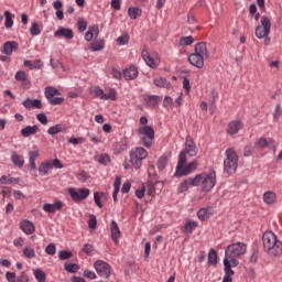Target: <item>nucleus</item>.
Returning a JSON list of instances; mask_svg holds the SVG:
<instances>
[{
    "label": "nucleus",
    "mask_w": 282,
    "mask_h": 282,
    "mask_svg": "<svg viewBox=\"0 0 282 282\" xmlns=\"http://www.w3.org/2000/svg\"><path fill=\"white\" fill-rule=\"evenodd\" d=\"M198 153V149L196 143L194 142L193 138L187 135L185 140V149L181 151L178 155V161L175 170V176H186L198 167L199 162L194 160L193 162L186 164L187 162V154L189 156H196Z\"/></svg>",
    "instance_id": "1"
},
{
    "label": "nucleus",
    "mask_w": 282,
    "mask_h": 282,
    "mask_svg": "<svg viewBox=\"0 0 282 282\" xmlns=\"http://www.w3.org/2000/svg\"><path fill=\"white\" fill-rule=\"evenodd\" d=\"M263 249L271 257H279L282 254V241L273 231H265L262 236Z\"/></svg>",
    "instance_id": "2"
},
{
    "label": "nucleus",
    "mask_w": 282,
    "mask_h": 282,
    "mask_svg": "<svg viewBox=\"0 0 282 282\" xmlns=\"http://www.w3.org/2000/svg\"><path fill=\"white\" fill-rule=\"evenodd\" d=\"M247 252V245L243 242H237L227 246L225 249V258L223 261H227L232 268L239 265L238 257L243 256Z\"/></svg>",
    "instance_id": "3"
},
{
    "label": "nucleus",
    "mask_w": 282,
    "mask_h": 282,
    "mask_svg": "<svg viewBox=\"0 0 282 282\" xmlns=\"http://www.w3.org/2000/svg\"><path fill=\"white\" fill-rule=\"evenodd\" d=\"M217 183V175L215 171L202 173L193 178V186H200L202 191L210 192Z\"/></svg>",
    "instance_id": "4"
},
{
    "label": "nucleus",
    "mask_w": 282,
    "mask_h": 282,
    "mask_svg": "<svg viewBox=\"0 0 282 282\" xmlns=\"http://www.w3.org/2000/svg\"><path fill=\"white\" fill-rule=\"evenodd\" d=\"M209 57L206 43L195 45V52L188 56V62L197 68H203L205 59Z\"/></svg>",
    "instance_id": "5"
},
{
    "label": "nucleus",
    "mask_w": 282,
    "mask_h": 282,
    "mask_svg": "<svg viewBox=\"0 0 282 282\" xmlns=\"http://www.w3.org/2000/svg\"><path fill=\"white\" fill-rule=\"evenodd\" d=\"M138 137L145 148L150 149L153 145V140L155 138V131L151 126H141L137 130Z\"/></svg>",
    "instance_id": "6"
},
{
    "label": "nucleus",
    "mask_w": 282,
    "mask_h": 282,
    "mask_svg": "<svg viewBox=\"0 0 282 282\" xmlns=\"http://www.w3.org/2000/svg\"><path fill=\"white\" fill-rule=\"evenodd\" d=\"M129 156L131 165L139 170L142 166L143 160L149 156V152L142 147H137L130 150Z\"/></svg>",
    "instance_id": "7"
},
{
    "label": "nucleus",
    "mask_w": 282,
    "mask_h": 282,
    "mask_svg": "<svg viewBox=\"0 0 282 282\" xmlns=\"http://www.w3.org/2000/svg\"><path fill=\"white\" fill-rule=\"evenodd\" d=\"M239 158L234 149L226 150V159L224 161V171L227 174L236 173L238 169Z\"/></svg>",
    "instance_id": "8"
},
{
    "label": "nucleus",
    "mask_w": 282,
    "mask_h": 282,
    "mask_svg": "<svg viewBox=\"0 0 282 282\" xmlns=\"http://www.w3.org/2000/svg\"><path fill=\"white\" fill-rule=\"evenodd\" d=\"M67 194L70 196L74 203H80L82 200L88 198V196L90 195V189L68 187Z\"/></svg>",
    "instance_id": "9"
},
{
    "label": "nucleus",
    "mask_w": 282,
    "mask_h": 282,
    "mask_svg": "<svg viewBox=\"0 0 282 282\" xmlns=\"http://www.w3.org/2000/svg\"><path fill=\"white\" fill-rule=\"evenodd\" d=\"M260 22L261 25L256 28L254 34L258 39H264L271 33V21L269 18L262 17Z\"/></svg>",
    "instance_id": "10"
},
{
    "label": "nucleus",
    "mask_w": 282,
    "mask_h": 282,
    "mask_svg": "<svg viewBox=\"0 0 282 282\" xmlns=\"http://www.w3.org/2000/svg\"><path fill=\"white\" fill-rule=\"evenodd\" d=\"M141 57L145 62L148 66L151 68H156L160 65V57L156 53H151L149 52V47L144 46L142 52H141Z\"/></svg>",
    "instance_id": "11"
},
{
    "label": "nucleus",
    "mask_w": 282,
    "mask_h": 282,
    "mask_svg": "<svg viewBox=\"0 0 282 282\" xmlns=\"http://www.w3.org/2000/svg\"><path fill=\"white\" fill-rule=\"evenodd\" d=\"M59 95H61L59 90L55 89L54 87H46L44 90L45 98L53 106L61 105L64 102V98L55 97Z\"/></svg>",
    "instance_id": "12"
},
{
    "label": "nucleus",
    "mask_w": 282,
    "mask_h": 282,
    "mask_svg": "<svg viewBox=\"0 0 282 282\" xmlns=\"http://www.w3.org/2000/svg\"><path fill=\"white\" fill-rule=\"evenodd\" d=\"M94 268H95L96 272L105 279H108L111 275L110 264L102 260L95 261Z\"/></svg>",
    "instance_id": "13"
},
{
    "label": "nucleus",
    "mask_w": 282,
    "mask_h": 282,
    "mask_svg": "<svg viewBox=\"0 0 282 282\" xmlns=\"http://www.w3.org/2000/svg\"><path fill=\"white\" fill-rule=\"evenodd\" d=\"M18 50L19 43H17L15 41H8L1 46L0 52L7 56H10L13 54V52Z\"/></svg>",
    "instance_id": "14"
},
{
    "label": "nucleus",
    "mask_w": 282,
    "mask_h": 282,
    "mask_svg": "<svg viewBox=\"0 0 282 282\" xmlns=\"http://www.w3.org/2000/svg\"><path fill=\"white\" fill-rule=\"evenodd\" d=\"M161 101V97L155 95H147L143 97V105L150 109H154L159 102Z\"/></svg>",
    "instance_id": "15"
},
{
    "label": "nucleus",
    "mask_w": 282,
    "mask_h": 282,
    "mask_svg": "<svg viewBox=\"0 0 282 282\" xmlns=\"http://www.w3.org/2000/svg\"><path fill=\"white\" fill-rule=\"evenodd\" d=\"M147 194L153 196L154 194L159 193L163 188V183L161 182H149L144 185Z\"/></svg>",
    "instance_id": "16"
},
{
    "label": "nucleus",
    "mask_w": 282,
    "mask_h": 282,
    "mask_svg": "<svg viewBox=\"0 0 282 282\" xmlns=\"http://www.w3.org/2000/svg\"><path fill=\"white\" fill-rule=\"evenodd\" d=\"M63 208V202L55 200L54 204H44L42 209L47 214H55Z\"/></svg>",
    "instance_id": "17"
},
{
    "label": "nucleus",
    "mask_w": 282,
    "mask_h": 282,
    "mask_svg": "<svg viewBox=\"0 0 282 282\" xmlns=\"http://www.w3.org/2000/svg\"><path fill=\"white\" fill-rule=\"evenodd\" d=\"M99 26L98 25H93V26H89L87 32L85 33V41L86 42H91L94 39H97L99 36Z\"/></svg>",
    "instance_id": "18"
},
{
    "label": "nucleus",
    "mask_w": 282,
    "mask_h": 282,
    "mask_svg": "<svg viewBox=\"0 0 282 282\" xmlns=\"http://www.w3.org/2000/svg\"><path fill=\"white\" fill-rule=\"evenodd\" d=\"M225 267V275L223 282H232V275H235V271L232 270L234 265L229 264V262L223 261Z\"/></svg>",
    "instance_id": "19"
},
{
    "label": "nucleus",
    "mask_w": 282,
    "mask_h": 282,
    "mask_svg": "<svg viewBox=\"0 0 282 282\" xmlns=\"http://www.w3.org/2000/svg\"><path fill=\"white\" fill-rule=\"evenodd\" d=\"M110 231H111V239L115 241L116 245H118L119 238L121 236V231L118 224L115 220L110 223Z\"/></svg>",
    "instance_id": "20"
},
{
    "label": "nucleus",
    "mask_w": 282,
    "mask_h": 282,
    "mask_svg": "<svg viewBox=\"0 0 282 282\" xmlns=\"http://www.w3.org/2000/svg\"><path fill=\"white\" fill-rule=\"evenodd\" d=\"M54 36L72 40L74 37V32L72 29L59 28L56 32H54Z\"/></svg>",
    "instance_id": "21"
},
{
    "label": "nucleus",
    "mask_w": 282,
    "mask_h": 282,
    "mask_svg": "<svg viewBox=\"0 0 282 282\" xmlns=\"http://www.w3.org/2000/svg\"><path fill=\"white\" fill-rule=\"evenodd\" d=\"M242 128L243 123L241 121H231L228 123L227 133L230 135L237 134Z\"/></svg>",
    "instance_id": "22"
},
{
    "label": "nucleus",
    "mask_w": 282,
    "mask_h": 282,
    "mask_svg": "<svg viewBox=\"0 0 282 282\" xmlns=\"http://www.w3.org/2000/svg\"><path fill=\"white\" fill-rule=\"evenodd\" d=\"M20 229L25 234V235H32L35 231V226L32 221L30 220H22L20 221Z\"/></svg>",
    "instance_id": "23"
},
{
    "label": "nucleus",
    "mask_w": 282,
    "mask_h": 282,
    "mask_svg": "<svg viewBox=\"0 0 282 282\" xmlns=\"http://www.w3.org/2000/svg\"><path fill=\"white\" fill-rule=\"evenodd\" d=\"M139 70L134 66H130L123 70V77L126 80H133L138 77Z\"/></svg>",
    "instance_id": "24"
},
{
    "label": "nucleus",
    "mask_w": 282,
    "mask_h": 282,
    "mask_svg": "<svg viewBox=\"0 0 282 282\" xmlns=\"http://www.w3.org/2000/svg\"><path fill=\"white\" fill-rule=\"evenodd\" d=\"M22 106L29 110L31 109H42V101L37 99H26L22 102Z\"/></svg>",
    "instance_id": "25"
},
{
    "label": "nucleus",
    "mask_w": 282,
    "mask_h": 282,
    "mask_svg": "<svg viewBox=\"0 0 282 282\" xmlns=\"http://www.w3.org/2000/svg\"><path fill=\"white\" fill-rule=\"evenodd\" d=\"M262 199L267 205H273L278 202V195L274 192L268 191L263 194Z\"/></svg>",
    "instance_id": "26"
},
{
    "label": "nucleus",
    "mask_w": 282,
    "mask_h": 282,
    "mask_svg": "<svg viewBox=\"0 0 282 282\" xmlns=\"http://www.w3.org/2000/svg\"><path fill=\"white\" fill-rule=\"evenodd\" d=\"M214 212L212 207L202 208L197 212V217L202 221L208 220L213 216Z\"/></svg>",
    "instance_id": "27"
},
{
    "label": "nucleus",
    "mask_w": 282,
    "mask_h": 282,
    "mask_svg": "<svg viewBox=\"0 0 282 282\" xmlns=\"http://www.w3.org/2000/svg\"><path fill=\"white\" fill-rule=\"evenodd\" d=\"M37 170L40 175L42 176L48 175V172L53 170L52 161L42 162Z\"/></svg>",
    "instance_id": "28"
},
{
    "label": "nucleus",
    "mask_w": 282,
    "mask_h": 282,
    "mask_svg": "<svg viewBox=\"0 0 282 282\" xmlns=\"http://www.w3.org/2000/svg\"><path fill=\"white\" fill-rule=\"evenodd\" d=\"M41 131V129L37 127V126H28V127H25L24 129H21V135L23 137V138H28V137H30L31 134H35V133H37V132H40Z\"/></svg>",
    "instance_id": "29"
},
{
    "label": "nucleus",
    "mask_w": 282,
    "mask_h": 282,
    "mask_svg": "<svg viewBox=\"0 0 282 282\" xmlns=\"http://www.w3.org/2000/svg\"><path fill=\"white\" fill-rule=\"evenodd\" d=\"M3 17H4V28L11 29L14 24V21H13L14 14H12L10 11H4Z\"/></svg>",
    "instance_id": "30"
},
{
    "label": "nucleus",
    "mask_w": 282,
    "mask_h": 282,
    "mask_svg": "<svg viewBox=\"0 0 282 282\" xmlns=\"http://www.w3.org/2000/svg\"><path fill=\"white\" fill-rule=\"evenodd\" d=\"M189 186H194V178H187L180 183L177 191L178 193H184L188 191Z\"/></svg>",
    "instance_id": "31"
},
{
    "label": "nucleus",
    "mask_w": 282,
    "mask_h": 282,
    "mask_svg": "<svg viewBox=\"0 0 282 282\" xmlns=\"http://www.w3.org/2000/svg\"><path fill=\"white\" fill-rule=\"evenodd\" d=\"M53 8L56 10L55 15L58 20L64 19L63 3L61 1H54Z\"/></svg>",
    "instance_id": "32"
},
{
    "label": "nucleus",
    "mask_w": 282,
    "mask_h": 282,
    "mask_svg": "<svg viewBox=\"0 0 282 282\" xmlns=\"http://www.w3.org/2000/svg\"><path fill=\"white\" fill-rule=\"evenodd\" d=\"M153 84L159 87V88H170L172 87L171 83L167 82L165 78L163 77H156L154 80H153Z\"/></svg>",
    "instance_id": "33"
},
{
    "label": "nucleus",
    "mask_w": 282,
    "mask_h": 282,
    "mask_svg": "<svg viewBox=\"0 0 282 282\" xmlns=\"http://www.w3.org/2000/svg\"><path fill=\"white\" fill-rule=\"evenodd\" d=\"M105 41L104 40H98L94 43L89 44V48L91 52H99L102 51L105 48Z\"/></svg>",
    "instance_id": "34"
},
{
    "label": "nucleus",
    "mask_w": 282,
    "mask_h": 282,
    "mask_svg": "<svg viewBox=\"0 0 282 282\" xmlns=\"http://www.w3.org/2000/svg\"><path fill=\"white\" fill-rule=\"evenodd\" d=\"M207 262L209 265H217L218 254L214 249H210L207 257Z\"/></svg>",
    "instance_id": "35"
},
{
    "label": "nucleus",
    "mask_w": 282,
    "mask_h": 282,
    "mask_svg": "<svg viewBox=\"0 0 282 282\" xmlns=\"http://www.w3.org/2000/svg\"><path fill=\"white\" fill-rule=\"evenodd\" d=\"M11 162L18 167H22L24 165V160L15 152L11 153Z\"/></svg>",
    "instance_id": "36"
},
{
    "label": "nucleus",
    "mask_w": 282,
    "mask_h": 282,
    "mask_svg": "<svg viewBox=\"0 0 282 282\" xmlns=\"http://www.w3.org/2000/svg\"><path fill=\"white\" fill-rule=\"evenodd\" d=\"M29 32H30V35L36 36L42 33V28L36 22H33V23H31Z\"/></svg>",
    "instance_id": "37"
},
{
    "label": "nucleus",
    "mask_w": 282,
    "mask_h": 282,
    "mask_svg": "<svg viewBox=\"0 0 282 282\" xmlns=\"http://www.w3.org/2000/svg\"><path fill=\"white\" fill-rule=\"evenodd\" d=\"M22 253L24 258H28V259H33L36 256L35 250L32 247H24L22 250Z\"/></svg>",
    "instance_id": "38"
},
{
    "label": "nucleus",
    "mask_w": 282,
    "mask_h": 282,
    "mask_svg": "<svg viewBox=\"0 0 282 282\" xmlns=\"http://www.w3.org/2000/svg\"><path fill=\"white\" fill-rule=\"evenodd\" d=\"M196 227H198V223H197V221H187V223L184 225L183 232H189V234H192L193 230L196 229Z\"/></svg>",
    "instance_id": "39"
},
{
    "label": "nucleus",
    "mask_w": 282,
    "mask_h": 282,
    "mask_svg": "<svg viewBox=\"0 0 282 282\" xmlns=\"http://www.w3.org/2000/svg\"><path fill=\"white\" fill-rule=\"evenodd\" d=\"M141 14H142V10H140L139 8H129L128 9V15L131 20H135Z\"/></svg>",
    "instance_id": "40"
},
{
    "label": "nucleus",
    "mask_w": 282,
    "mask_h": 282,
    "mask_svg": "<svg viewBox=\"0 0 282 282\" xmlns=\"http://www.w3.org/2000/svg\"><path fill=\"white\" fill-rule=\"evenodd\" d=\"M167 163H169L167 155H162L161 158H159V160L156 162V166L159 170H164L166 167Z\"/></svg>",
    "instance_id": "41"
},
{
    "label": "nucleus",
    "mask_w": 282,
    "mask_h": 282,
    "mask_svg": "<svg viewBox=\"0 0 282 282\" xmlns=\"http://www.w3.org/2000/svg\"><path fill=\"white\" fill-rule=\"evenodd\" d=\"M194 42H195V40H194L193 36H184V37H181V39H180L178 44H180L181 46H189V45H192Z\"/></svg>",
    "instance_id": "42"
},
{
    "label": "nucleus",
    "mask_w": 282,
    "mask_h": 282,
    "mask_svg": "<svg viewBox=\"0 0 282 282\" xmlns=\"http://www.w3.org/2000/svg\"><path fill=\"white\" fill-rule=\"evenodd\" d=\"M33 274L37 282H46V275L42 270L37 269L33 272Z\"/></svg>",
    "instance_id": "43"
},
{
    "label": "nucleus",
    "mask_w": 282,
    "mask_h": 282,
    "mask_svg": "<svg viewBox=\"0 0 282 282\" xmlns=\"http://www.w3.org/2000/svg\"><path fill=\"white\" fill-rule=\"evenodd\" d=\"M118 93L116 89H110L108 94H105L104 100H117Z\"/></svg>",
    "instance_id": "44"
},
{
    "label": "nucleus",
    "mask_w": 282,
    "mask_h": 282,
    "mask_svg": "<svg viewBox=\"0 0 282 282\" xmlns=\"http://www.w3.org/2000/svg\"><path fill=\"white\" fill-rule=\"evenodd\" d=\"M62 130H63V127L61 124H55L47 129V133L51 135H55V134L62 132Z\"/></svg>",
    "instance_id": "45"
},
{
    "label": "nucleus",
    "mask_w": 282,
    "mask_h": 282,
    "mask_svg": "<svg viewBox=\"0 0 282 282\" xmlns=\"http://www.w3.org/2000/svg\"><path fill=\"white\" fill-rule=\"evenodd\" d=\"M93 94L95 95L96 98H99L100 100H105V91L104 89L99 88V87H95L93 89Z\"/></svg>",
    "instance_id": "46"
},
{
    "label": "nucleus",
    "mask_w": 282,
    "mask_h": 282,
    "mask_svg": "<svg viewBox=\"0 0 282 282\" xmlns=\"http://www.w3.org/2000/svg\"><path fill=\"white\" fill-rule=\"evenodd\" d=\"M88 23L84 19L77 21V28L79 32H85L87 30Z\"/></svg>",
    "instance_id": "47"
},
{
    "label": "nucleus",
    "mask_w": 282,
    "mask_h": 282,
    "mask_svg": "<svg viewBox=\"0 0 282 282\" xmlns=\"http://www.w3.org/2000/svg\"><path fill=\"white\" fill-rule=\"evenodd\" d=\"M163 107L167 109H172L174 107V100L171 97H165L163 99Z\"/></svg>",
    "instance_id": "48"
},
{
    "label": "nucleus",
    "mask_w": 282,
    "mask_h": 282,
    "mask_svg": "<svg viewBox=\"0 0 282 282\" xmlns=\"http://www.w3.org/2000/svg\"><path fill=\"white\" fill-rule=\"evenodd\" d=\"M67 272H70V273H76L78 270H79V267L77 264H74V263H68V264H65V268H64Z\"/></svg>",
    "instance_id": "49"
},
{
    "label": "nucleus",
    "mask_w": 282,
    "mask_h": 282,
    "mask_svg": "<svg viewBox=\"0 0 282 282\" xmlns=\"http://www.w3.org/2000/svg\"><path fill=\"white\" fill-rule=\"evenodd\" d=\"M281 117H282V109H281V105L278 104V105L275 106V109H274V112H273V119H274L275 121H278Z\"/></svg>",
    "instance_id": "50"
},
{
    "label": "nucleus",
    "mask_w": 282,
    "mask_h": 282,
    "mask_svg": "<svg viewBox=\"0 0 282 282\" xmlns=\"http://www.w3.org/2000/svg\"><path fill=\"white\" fill-rule=\"evenodd\" d=\"M72 257H73V253L69 252V251H65V250L58 251V258L61 260H67V259L72 258Z\"/></svg>",
    "instance_id": "51"
},
{
    "label": "nucleus",
    "mask_w": 282,
    "mask_h": 282,
    "mask_svg": "<svg viewBox=\"0 0 282 282\" xmlns=\"http://www.w3.org/2000/svg\"><path fill=\"white\" fill-rule=\"evenodd\" d=\"M94 202L95 204L99 207V208H102L104 207V204L101 202V194L96 192L94 193Z\"/></svg>",
    "instance_id": "52"
},
{
    "label": "nucleus",
    "mask_w": 282,
    "mask_h": 282,
    "mask_svg": "<svg viewBox=\"0 0 282 282\" xmlns=\"http://www.w3.org/2000/svg\"><path fill=\"white\" fill-rule=\"evenodd\" d=\"M45 252L47 254L54 256L56 253V246L54 243H50L45 247Z\"/></svg>",
    "instance_id": "53"
},
{
    "label": "nucleus",
    "mask_w": 282,
    "mask_h": 282,
    "mask_svg": "<svg viewBox=\"0 0 282 282\" xmlns=\"http://www.w3.org/2000/svg\"><path fill=\"white\" fill-rule=\"evenodd\" d=\"M82 251H84L86 254L90 256L94 251V246L90 243H85L82 248Z\"/></svg>",
    "instance_id": "54"
},
{
    "label": "nucleus",
    "mask_w": 282,
    "mask_h": 282,
    "mask_svg": "<svg viewBox=\"0 0 282 282\" xmlns=\"http://www.w3.org/2000/svg\"><path fill=\"white\" fill-rule=\"evenodd\" d=\"M36 120L40 121L44 126H46L48 123V119L45 113L36 115Z\"/></svg>",
    "instance_id": "55"
},
{
    "label": "nucleus",
    "mask_w": 282,
    "mask_h": 282,
    "mask_svg": "<svg viewBox=\"0 0 282 282\" xmlns=\"http://www.w3.org/2000/svg\"><path fill=\"white\" fill-rule=\"evenodd\" d=\"M98 162H99L100 164L107 165V164L110 162V156H109L108 154L104 153V154H101V155L99 156Z\"/></svg>",
    "instance_id": "56"
},
{
    "label": "nucleus",
    "mask_w": 282,
    "mask_h": 282,
    "mask_svg": "<svg viewBox=\"0 0 282 282\" xmlns=\"http://www.w3.org/2000/svg\"><path fill=\"white\" fill-rule=\"evenodd\" d=\"M29 161H36V159L40 156V151L34 150V151H29Z\"/></svg>",
    "instance_id": "57"
},
{
    "label": "nucleus",
    "mask_w": 282,
    "mask_h": 282,
    "mask_svg": "<svg viewBox=\"0 0 282 282\" xmlns=\"http://www.w3.org/2000/svg\"><path fill=\"white\" fill-rule=\"evenodd\" d=\"M269 144H270V141L267 140V139H263V138L259 139V140L256 142V145H258V147H260V148H267V147H269Z\"/></svg>",
    "instance_id": "58"
},
{
    "label": "nucleus",
    "mask_w": 282,
    "mask_h": 282,
    "mask_svg": "<svg viewBox=\"0 0 282 282\" xmlns=\"http://www.w3.org/2000/svg\"><path fill=\"white\" fill-rule=\"evenodd\" d=\"M6 279L8 282H17V274L14 272H6Z\"/></svg>",
    "instance_id": "59"
},
{
    "label": "nucleus",
    "mask_w": 282,
    "mask_h": 282,
    "mask_svg": "<svg viewBox=\"0 0 282 282\" xmlns=\"http://www.w3.org/2000/svg\"><path fill=\"white\" fill-rule=\"evenodd\" d=\"M87 138H88L93 143H95V144H98V143L101 142V140H100L99 138H97L96 134L90 133V132L87 133Z\"/></svg>",
    "instance_id": "60"
},
{
    "label": "nucleus",
    "mask_w": 282,
    "mask_h": 282,
    "mask_svg": "<svg viewBox=\"0 0 282 282\" xmlns=\"http://www.w3.org/2000/svg\"><path fill=\"white\" fill-rule=\"evenodd\" d=\"M145 193H147V188H145V185H143V186L141 187V189H137V191H135V196H137L139 199H141V198L144 197Z\"/></svg>",
    "instance_id": "61"
},
{
    "label": "nucleus",
    "mask_w": 282,
    "mask_h": 282,
    "mask_svg": "<svg viewBox=\"0 0 282 282\" xmlns=\"http://www.w3.org/2000/svg\"><path fill=\"white\" fill-rule=\"evenodd\" d=\"M129 42V36L128 35H121L120 37L117 39V43L119 45H124Z\"/></svg>",
    "instance_id": "62"
},
{
    "label": "nucleus",
    "mask_w": 282,
    "mask_h": 282,
    "mask_svg": "<svg viewBox=\"0 0 282 282\" xmlns=\"http://www.w3.org/2000/svg\"><path fill=\"white\" fill-rule=\"evenodd\" d=\"M83 142H85L84 138H70V139H68V143H72L74 145H77V144L83 143Z\"/></svg>",
    "instance_id": "63"
},
{
    "label": "nucleus",
    "mask_w": 282,
    "mask_h": 282,
    "mask_svg": "<svg viewBox=\"0 0 282 282\" xmlns=\"http://www.w3.org/2000/svg\"><path fill=\"white\" fill-rule=\"evenodd\" d=\"M14 78L20 82H24L26 79V74L24 72H18L14 75Z\"/></svg>",
    "instance_id": "64"
}]
</instances>
